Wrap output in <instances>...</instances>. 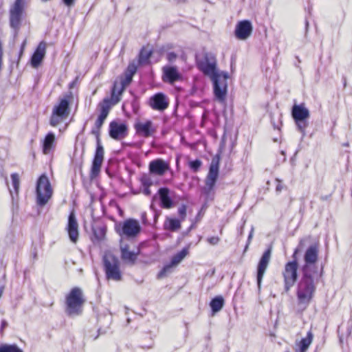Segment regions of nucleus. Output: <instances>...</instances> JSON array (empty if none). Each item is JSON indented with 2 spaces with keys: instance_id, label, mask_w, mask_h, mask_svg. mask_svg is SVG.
<instances>
[{
  "instance_id": "29",
  "label": "nucleus",
  "mask_w": 352,
  "mask_h": 352,
  "mask_svg": "<svg viewBox=\"0 0 352 352\" xmlns=\"http://www.w3.org/2000/svg\"><path fill=\"white\" fill-rule=\"evenodd\" d=\"M164 227L165 230L175 232L180 229L181 222L179 219H177L167 218L164 223Z\"/></svg>"
},
{
  "instance_id": "49",
  "label": "nucleus",
  "mask_w": 352,
  "mask_h": 352,
  "mask_svg": "<svg viewBox=\"0 0 352 352\" xmlns=\"http://www.w3.org/2000/svg\"><path fill=\"white\" fill-rule=\"evenodd\" d=\"M25 45V41H24L22 44V46H21V51H20V54L19 56H21V54H23V48H24V46Z\"/></svg>"
},
{
  "instance_id": "22",
  "label": "nucleus",
  "mask_w": 352,
  "mask_h": 352,
  "mask_svg": "<svg viewBox=\"0 0 352 352\" xmlns=\"http://www.w3.org/2000/svg\"><path fill=\"white\" fill-rule=\"evenodd\" d=\"M46 52V43L44 41L41 42L37 46L35 52L31 58V65L36 68L42 62Z\"/></svg>"
},
{
  "instance_id": "30",
  "label": "nucleus",
  "mask_w": 352,
  "mask_h": 352,
  "mask_svg": "<svg viewBox=\"0 0 352 352\" xmlns=\"http://www.w3.org/2000/svg\"><path fill=\"white\" fill-rule=\"evenodd\" d=\"M224 305V299L221 296L214 297L210 301V306L213 314L219 312Z\"/></svg>"
},
{
  "instance_id": "6",
  "label": "nucleus",
  "mask_w": 352,
  "mask_h": 352,
  "mask_svg": "<svg viewBox=\"0 0 352 352\" xmlns=\"http://www.w3.org/2000/svg\"><path fill=\"white\" fill-rule=\"evenodd\" d=\"M297 250H295L292 257L293 261L287 262L283 272V276L284 278V289L287 292L292 287L294 286L298 279V263L296 258V254Z\"/></svg>"
},
{
  "instance_id": "3",
  "label": "nucleus",
  "mask_w": 352,
  "mask_h": 352,
  "mask_svg": "<svg viewBox=\"0 0 352 352\" xmlns=\"http://www.w3.org/2000/svg\"><path fill=\"white\" fill-rule=\"evenodd\" d=\"M85 299L82 290L78 287L72 288L65 297V313L70 317H75L82 313Z\"/></svg>"
},
{
  "instance_id": "50",
  "label": "nucleus",
  "mask_w": 352,
  "mask_h": 352,
  "mask_svg": "<svg viewBox=\"0 0 352 352\" xmlns=\"http://www.w3.org/2000/svg\"><path fill=\"white\" fill-rule=\"evenodd\" d=\"M10 195L12 196V198L14 199V195L12 190H10Z\"/></svg>"
},
{
  "instance_id": "8",
  "label": "nucleus",
  "mask_w": 352,
  "mask_h": 352,
  "mask_svg": "<svg viewBox=\"0 0 352 352\" xmlns=\"http://www.w3.org/2000/svg\"><path fill=\"white\" fill-rule=\"evenodd\" d=\"M219 156L216 155L212 159L208 173L205 179V186L203 188V192L209 197L215 186L219 176Z\"/></svg>"
},
{
  "instance_id": "21",
  "label": "nucleus",
  "mask_w": 352,
  "mask_h": 352,
  "mask_svg": "<svg viewBox=\"0 0 352 352\" xmlns=\"http://www.w3.org/2000/svg\"><path fill=\"white\" fill-rule=\"evenodd\" d=\"M67 230L71 241L76 243L79 236L78 224L74 212L69 215Z\"/></svg>"
},
{
  "instance_id": "23",
  "label": "nucleus",
  "mask_w": 352,
  "mask_h": 352,
  "mask_svg": "<svg viewBox=\"0 0 352 352\" xmlns=\"http://www.w3.org/2000/svg\"><path fill=\"white\" fill-rule=\"evenodd\" d=\"M168 169V164L161 159L153 160L149 164V171L157 175H163Z\"/></svg>"
},
{
  "instance_id": "42",
  "label": "nucleus",
  "mask_w": 352,
  "mask_h": 352,
  "mask_svg": "<svg viewBox=\"0 0 352 352\" xmlns=\"http://www.w3.org/2000/svg\"><path fill=\"white\" fill-rule=\"evenodd\" d=\"M177 54L175 52H168L166 58L169 62H173L177 58Z\"/></svg>"
},
{
  "instance_id": "20",
  "label": "nucleus",
  "mask_w": 352,
  "mask_h": 352,
  "mask_svg": "<svg viewBox=\"0 0 352 352\" xmlns=\"http://www.w3.org/2000/svg\"><path fill=\"white\" fill-rule=\"evenodd\" d=\"M127 129V126L124 123L111 122L109 124V135L114 140H120L126 137Z\"/></svg>"
},
{
  "instance_id": "40",
  "label": "nucleus",
  "mask_w": 352,
  "mask_h": 352,
  "mask_svg": "<svg viewBox=\"0 0 352 352\" xmlns=\"http://www.w3.org/2000/svg\"><path fill=\"white\" fill-rule=\"evenodd\" d=\"M178 214L182 220H184L186 216V206L182 204L178 209Z\"/></svg>"
},
{
  "instance_id": "35",
  "label": "nucleus",
  "mask_w": 352,
  "mask_h": 352,
  "mask_svg": "<svg viewBox=\"0 0 352 352\" xmlns=\"http://www.w3.org/2000/svg\"><path fill=\"white\" fill-rule=\"evenodd\" d=\"M93 233L94 239L96 241H100L104 238L106 230L102 227L94 228H93Z\"/></svg>"
},
{
  "instance_id": "16",
  "label": "nucleus",
  "mask_w": 352,
  "mask_h": 352,
  "mask_svg": "<svg viewBox=\"0 0 352 352\" xmlns=\"http://www.w3.org/2000/svg\"><path fill=\"white\" fill-rule=\"evenodd\" d=\"M188 254V248H184L180 252L175 254L170 261V263L165 265L159 272L157 276L161 278L169 274L172 271V268L177 265Z\"/></svg>"
},
{
  "instance_id": "25",
  "label": "nucleus",
  "mask_w": 352,
  "mask_h": 352,
  "mask_svg": "<svg viewBox=\"0 0 352 352\" xmlns=\"http://www.w3.org/2000/svg\"><path fill=\"white\" fill-rule=\"evenodd\" d=\"M292 116L293 119H309L310 113L304 104H294L292 109Z\"/></svg>"
},
{
  "instance_id": "14",
  "label": "nucleus",
  "mask_w": 352,
  "mask_h": 352,
  "mask_svg": "<svg viewBox=\"0 0 352 352\" xmlns=\"http://www.w3.org/2000/svg\"><path fill=\"white\" fill-rule=\"evenodd\" d=\"M272 247L268 248L263 254L257 265L256 280L258 290L261 289V282L271 259Z\"/></svg>"
},
{
  "instance_id": "18",
  "label": "nucleus",
  "mask_w": 352,
  "mask_h": 352,
  "mask_svg": "<svg viewBox=\"0 0 352 352\" xmlns=\"http://www.w3.org/2000/svg\"><path fill=\"white\" fill-rule=\"evenodd\" d=\"M168 100L165 94L157 93L151 97L149 100L150 107L157 111H163L168 107Z\"/></svg>"
},
{
  "instance_id": "46",
  "label": "nucleus",
  "mask_w": 352,
  "mask_h": 352,
  "mask_svg": "<svg viewBox=\"0 0 352 352\" xmlns=\"http://www.w3.org/2000/svg\"><path fill=\"white\" fill-rule=\"evenodd\" d=\"M3 65V47L2 44L0 42V71L1 70Z\"/></svg>"
},
{
  "instance_id": "4",
  "label": "nucleus",
  "mask_w": 352,
  "mask_h": 352,
  "mask_svg": "<svg viewBox=\"0 0 352 352\" xmlns=\"http://www.w3.org/2000/svg\"><path fill=\"white\" fill-rule=\"evenodd\" d=\"M103 265L108 280L120 281L122 275L120 269V261L118 258L111 253H105L103 256Z\"/></svg>"
},
{
  "instance_id": "28",
  "label": "nucleus",
  "mask_w": 352,
  "mask_h": 352,
  "mask_svg": "<svg viewBox=\"0 0 352 352\" xmlns=\"http://www.w3.org/2000/svg\"><path fill=\"white\" fill-rule=\"evenodd\" d=\"M121 258L128 263L133 264L137 258V255L133 252L129 251L128 245L121 247Z\"/></svg>"
},
{
  "instance_id": "41",
  "label": "nucleus",
  "mask_w": 352,
  "mask_h": 352,
  "mask_svg": "<svg viewBox=\"0 0 352 352\" xmlns=\"http://www.w3.org/2000/svg\"><path fill=\"white\" fill-rule=\"evenodd\" d=\"M220 241V238L218 236H210L207 239V242L212 245H215Z\"/></svg>"
},
{
  "instance_id": "51",
  "label": "nucleus",
  "mask_w": 352,
  "mask_h": 352,
  "mask_svg": "<svg viewBox=\"0 0 352 352\" xmlns=\"http://www.w3.org/2000/svg\"><path fill=\"white\" fill-rule=\"evenodd\" d=\"M285 352H289V351H285Z\"/></svg>"
},
{
  "instance_id": "44",
  "label": "nucleus",
  "mask_w": 352,
  "mask_h": 352,
  "mask_svg": "<svg viewBox=\"0 0 352 352\" xmlns=\"http://www.w3.org/2000/svg\"><path fill=\"white\" fill-rule=\"evenodd\" d=\"M253 233H254V228L252 227V228H251L250 232V234H249V236H248V243H247V245H246V246H245V250H246V249L248 248V247L249 244L250 243L251 240H252V236H253Z\"/></svg>"
},
{
  "instance_id": "48",
  "label": "nucleus",
  "mask_w": 352,
  "mask_h": 352,
  "mask_svg": "<svg viewBox=\"0 0 352 352\" xmlns=\"http://www.w3.org/2000/svg\"><path fill=\"white\" fill-rule=\"evenodd\" d=\"M150 186L144 187V194L146 195H151V190L149 188Z\"/></svg>"
},
{
  "instance_id": "5",
  "label": "nucleus",
  "mask_w": 352,
  "mask_h": 352,
  "mask_svg": "<svg viewBox=\"0 0 352 352\" xmlns=\"http://www.w3.org/2000/svg\"><path fill=\"white\" fill-rule=\"evenodd\" d=\"M318 252V245L316 244L311 245L307 249L303 256L304 263L300 268L302 273L319 274L316 265Z\"/></svg>"
},
{
  "instance_id": "38",
  "label": "nucleus",
  "mask_w": 352,
  "mask_h": 352,
  "mask_svg": "<svg viewBox=\"0 0 352 352\" xmlns=\"http://www.w3.org/2000/svg\"><path fill=\"white\" fill-rule=\"evenodd\" d=\"M132 78H133L132 76H130V75L126 74L124 79L121 81V82L119 84V85L123 86L124 89L125 87L128 85H129L131 83V82L132 81Z\"/></svg>"
},
{
  "instance_id": "9",
  "label": "nucleus",
  "mask_w": 352,
  "mask_h": 352,
  "mask_svg": "<svg viewBox=\"0 0 352 352\" xmlns=\"http://www.w3.org/2000/svg\"><path fill=\"white\" fill-rule=\"evenodd\" d=\"M228 75L226 72H221V74L211 79L213 82L214 94L216 99L222 102L227 95Z\"/></svg>"
},
{
  "instance_id": "39",
  "label": "nucleus",
  "mask_w": 352,
  "mask_h": 352,
  "mask_svg": "<svg viewBox=\"0 0 352 352\" xmlns=\"http://www.w3.org/2000/svg\"><path fill=\"white\" fill-rule=\"evenodd\" d=\"M137 71V66L134 63H131L129 65L126 74L130 76H133Z\"/></svg>"
},
{
  "instance_id": "10",
  "label": "nucleus",
  "mask_w": 352,
  "mask_h": 352,
  "mask_svg": "<svg viewBox=\"0 0 352 352\" xmlns=\"http://www.w3.org/2000/svg\"><path fill=\"white\" fill-rule=\"evenodd\" d=\"M69 104L68 100L63 98L60 100L57 105L54 107L50 120L52 126H57L64 119L67 118L69 113Z\"/></svg>"
},
{
  "instance_id": "17",
  "label": "nucleus",
  "mask_w": 352,
  "mask_h": 352,
  "mask_svg": "<svg viewBox=\"0 0 352 352\" xmlns=\"http://www.w3.org/2000/svg\"><path fill=\"white\" fill-rule=\"evenodd\" d=\"M252 32V25L250 21L243 20L239 21L235 28L236 37L240 40L247 39Z\"/></svg>"
},
{
  "instance_id": "2",
  "label": "nucleus",
  "mask_w": 352,
  "mask_h": 352,
  "mask_svg": "<svg viewBox=\"0 0 352 352\" xmlns=\"http://www.w3.org/2000/svg\"><path fill=\"white\" fill-rule=\"evenodd\" d=\"M320 274L302 273L297 285L296 296L298 305L305 309L312 300Z\"/></svg>"
},
{
  "instance_id": "15",
  "label": "nucleus",
  "mask_w": 352,
  "mask_h": 352,
  "mask_svg": "<svg viewBox=\"0 0 352 352\" xmlns=\"http://www.w3.org/2000/svg\"><path fill=\"white\" fill-rule=\"evenodd\" d=\"M134 129L136 133L144 138L153 136L157 131L156 126L151 120H146L145 122H137L134 124Z\"/></svg>"
},
{
  "instance_id": "36",
  "label": "nucleus",
  "mask_w": 352,
  "mask_h": 352,
  "mask_svg": "<svg viewBox=\"0 0 352 352\" xmlns=\"http://www.w3.org/2000/svg\"><path fill=\"white\" fill-rule=\"evenodd\" d=\"M11 179L15 194L17 196L20 185L19 176L17 173H12L11 175Z\"/></svg>"
},
{
  "instance_id": "33",
  "label": "nucleus",
  "mask_w": 352,
  "mask_h": 352,
  "mask_svg": "<svg viewBox=\"0 0 352 352\" xmlns=\"http://www.w3.org/2000/svg\"><path fill=\"white\" fill-rule=\"evenodd\" d=\"M0 352H23V351L15 344H3L0 345Z\"/></svg>"
},
{
  "instance_id": "43",
  "label": "nucleus",
  "mask_w": 352,
  "mask_h": 352,
  "mask_svg": "<svg viewBox=\"0 0 352 352\" xmlns=\"http://www.w3.org/2000/svg\"><path fill=\"white\" fill-rule=\"evenodd\" d=\"M276 182H277L276 186V191L277 192H280L281 190L283 189L284 186L281 184V180L279 179H276Z\"/></svg>"
},
{
  "instance_id": "11",
  "label": "nucleus",
  "mask_w": 352,
  "mask_h": 352,
  "mask_svg": "<svg viewBox=\"0 0 352 352\" xmlns=\"http://www.w3.org/2000/svg\"><path fill=\"white\" fill-rule=\"evenodd\" d=\"M116 229L120 236L129 239L135 237L140 232L141 227L138 221L129 219L122 223L121 228L116 226Z\"/></svg>"
},
{
  "instance_id": "19",
  "label": "nucleus",
  "mask_w": 352,
  "mask_h": 352,
  "mask_svg": "<svg viewBox=\"0 0 352 352\" xmlns=\"http://www.w3.org/2000/svg\"><path fill=\"white\" fill-rule=\"evenodd\" d=\"M162 80L165 82L173 84L181 80L182 76L175 66H164L162 68Z\"/></svg>"
},
{
  "instance_id": "37",
  "label": "nucleus",
  "mask_w": 352,
  "mask_h": 352,
  "mask_svg": "<svg viewBox=\"0 0 352 352\" xmlns=\"http://www.w3.org/2000/svg\"><path fill=\"white\" fill-rule=\"evenodd\" d=\"M202 162L200 160H195L189 162V167L193 172L196 173L200 168Z\"/></svg>"
},
{
  "instance_id": "12",
  "label": "nucleus",
  "mask_w": 352,
  "mask_h": 352,
  "mask_svg": "<svg viewBox=\"0 0 352 352\" xmlns=\"http://www.w3.org/2000/svg\"><path fill=\"white\" fill-rule=\"evenodd\" d=\"M24 3V0H16L10 9V25L16 31L21 25Z\"/></svg>"
},
{
  "instance_id": "45",
  "label": "nucleus",
  "mask_w": 352,
  "mask_h": 352,
  "mask_svg": "<svg viewBox=\"0 0 352 352\" xmlns=\"http://www.w3.org/2000/svg\"><path fill=\"white\" fill-rule=\"evenodd\" d=\"M142 183L144 187L150 186L151 185V182L149 178H143L142 179Z\"/></svg>"
},
{
  "instance_id": "34",
  "label": "nucleus",
  "mask_w": 352,
  "mask_h": 352,
  "mask_svg": "<svg viewBox=\"0 0 352 352\" xmlns=\"http://www.w3.org/2000/svg\"><path fill=\"white\" fill-rule=\"evenodd\" d=\"M151 54L152 52L151 50H148L145 48L142 49L139 55V63L140 64L147 63L151 56Z\"/></svg>"
},
{
  "instance_id": "1",
  "label": "nucleus",
  "mask_w": 352,
  "mask_h": 352,
  "mask_svg": "<svg viewBox=\"0 0 352 352\" xmlns=\"http://www.w3.org/2000/svg\"><path fill=\"white\" fill-rule=\"evenodd\" d=\"M100 115L98 116L91 133L96 136V149L92 162L91 169V177H96L100 172L101 166L104 160V148L100 142V130L104 120H106L109 111L110 103L108 100H103L100 104Z\"/></svg>"
},
{
  "instance_id": "26",
  "label": "nucleus",
  "mask_w": 352,
  "mask_h": 352,
  "mask_svg": "<svg viewBox=\"0 0 352 352\" xmlns=\"http://www.w3.org/2000/svg\"><path fill=\"white\" fill-rule=\"evenodd\" d=\"M124 87L120 86L118 84L115 83L112 90H111V98H105L103 100H108L110 103V109L112 106L118 104L120 100V97L124 91Z\"/></svg>"
},
{
  "instance_id": "7",
  "label": "nucleus",
  "mask_w": 352,
  "mask_h": 352,
  "mask_svg": "<svg viewBox=\"0 0 352 352\" xmlns=\"http://www.w3.org/2000/svg\"><path fill=\"white\" fill-rule=\"evenodd\" d=\"M36 203L40 206H45L52 195V188L47 177L42 175L36 183Z\"/></svg>"
},
{
  "instance_id": "32",
  "label": "nucleus",
  "mask_w": 352,
  "mask_h": 352,
  "mask_svg": "<svg viewBox=\"0 0 352 352\" xmlns=\"http://www.w3.org/2000/svg\"><path fill=\"white\" fill-rule=\"evenodd\" d=\"M308 120L309 119H294L298 130L302 133V138L306 135L305 131L309 125Z\"/></svg>"
},
{
  "instance_id": "47",
  "label": "nucleus",
  "mask_w": 352,
  "mask_h": 352,
  "mask_svg": "<svg viewBox=\"0 0 352 352\" xmlns=\"http://www.w3.org/2000/svg\"><path fill=\"white\" fill-rule=\"evenodd\" d=\"M63 3L68 7L74 5L75 0H63Z\"/></svg>"
},
{
  "instance_id": "13",
  "label": "nucleus",
  "mask_w": 352,
  "mask_h": 352,
  "mask_svg": "<svg viewBox=\"0 0 352 352\" xmlns=\"http://www.w3.org/2000/svg\"><path fill=\"white\" fill-rule=\"evenodd\" d=\"M199 69L210 79L221 74L217 69V61L211 54H206L203 60L198 63Z\"/></svg>"
},
{
  "instance_id": "27",
  "label": "nucleus",
  "mask_w": 352,
  "mask_h": 352,
  "mask_svg": "<svg viewBox=\"0 0 352 352\" xmlns=\"http://www.w3.org/2000/svg\"><path fill=\"white\" fill-rule=\"evenodd\" d=\"M161 201V206L164 208H170L173 206V201L169 197V190L167 188H160L158 190Z\"/></svg>"
},
{
  "instance_id": "24",
  "label": "nucleus",
  "mask_w": 352,
  "mask_h": 352,
  "mask_svg": "<svg viewBox=\"0 0 352 352\" xmlns=\"http://www.w3.org/2000/svg\"><path fill=\"white\" fill-rule=\"evenodd\" d=\"M55 135L49 132L42 141V151L45 155L51 153L55 148Z\"/></svg>"
},
{
  "instance_id": "31",
  "label": "nucleus",
  "mask_w": 352,
  "mask_h": 352,
  "mask_svg": "<svg viewBox=\"0 0 352 352\" xmlns=\"http://www.w3.org/2000/svg\"><path fill=\"white\" fill-rule=\"evenodd\" d=\"M314 335L311 331L307 332V336L302 338L299 344L300 349L296 352H306L312 342Z\"/></svg>"
}]
</instances>
